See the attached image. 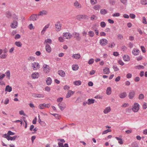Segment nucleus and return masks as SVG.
<instances>
[{
    "instance_id": "3c124183",
    "label": "nucleus",
    "mask_w": 147,
    "mask_h": 147,
    "mask_svg": "<svg viewBox=\"0 0 147 147\" xmlns=\"http://www.w3.org/2000/svg\"><path fill=\"white\" fill-rule=\"evenodd\" d=\"M12 17L14 19L13 20L17 21V20L18 19L17 16L15 14H13L12 16Z\"/></svg>"
},
{
    "instance_id": "6e6552de",
    "label": "nucleus",
    "mask_w": 147,
    "mask_h": 147,
    "mask_svg": "<svg viewBox=\"0 0 147 147\" xmlns=\"http://www.w3.org/2000/svg\"><path fill=\"white\" fill-rule=\"evenodd\" d=\"M107 40L105 38L100 39V43L101 45L103 46L106 45L107 44Z\"/></svg>"
},
{
    "instance_id": "4d7b16f0",
    "label": "nucleus",
    "mask_w": 147,
    "mask_h": 147,
    "mask_svg": "<svg viewBox=\"0 0 147 147\" xmlns=\"http://www.w3.org/2000/svg\"><path fill=\"white\" fill-rule=\"evenodd\" d=\"M142 22L143 24H147V22L146 21V19L145 17H144L142 18Z\"/></svg>"
},
{
    "instance_id": "7ed1b4c3",
    "label": "nucleus",
    "mask_w": 147,
    "mask_h": 147,
    "mask_svg": "<svg viewBox=\"0 0 147 147\" xmlns=\"http://www.w3.org/2000/svg\"><path fill=\"white\" fill-rule=\"evenodd\" d=\"M32 67L34 70H36L39 68L40 65L39 63L34 62L32 64Z\"/></svg>"
},
{
    "instance_id": "c85d7f7f",
    "label": "nucleus",
    "mask_w": 147,
    "mask_h": 147,
    "mask_svg": "<svg viewBox=\"0 0 147 147\" xmlns=\"http://www.w3.org/2000/svg\"><path fill=\"white\" fill-rule=\"evenodd\" d=\"M111 93V88L110 87H108L106 90V94L107 95H110Z\"/></svg>"
},
{
    "instance_id": "bb28decb",
    "label": "nucleus",
    "mask_w": 147,
    "mask_h": 147,
    "mask_svg": "<svg viewBox=\"0 0 147 147\" xmlns=\"http://www.w3.org/2000/svg\"><path fill=\"white\" fill-rule=\"evenodd\" d=\"M52 81V79L50 77L48 78L46 80L47 84L48 85H50Z\"/></svg>"
},
{
    "instance_id": "a878e982",
    "label": "nucleus",
    "mask_w": 147,
    "mask_h": 147,
    "mask_svg": "<svg viewBox=\"0 0 147 147\" xmlns=\"http://www.w3.org/2000/svg\"><path fill=\"white\" fill-rule=\"evenodd\" d=\"M95 100L92 99H88V105H90L91 104H92L94 103Z\"/></svg>"
},
{
    "instance_id": "ea45409f",
    "label": "nucleus",
    "mask_w": 147,
    "mask_h": 147,
    "mask_svg": "<svg viewBox=\"0 0 147 147\" xmlns=\"http://www.w3.org/2000/svg\"><path fill=\"white\" fill-rule=\"evenodd\" d=\"M98 18L97 16L95 15H92L90 17V20L92 21H93L94 20H96Z\"/></svg>"
},
{
    "instance_id": "2f4dec72",
    "label": "nucleus",
    "mask_w": 147,
    "mask_h": 147,
    "mask_svg": "<svg viewBox=\"0 0 147 147\" xmlns=\"http://www.w3.org/2000/svg\"><path fill=\"white\" fill-rule=\"evenodd\" d=\"M135 68L137 69H144V67L141 65L136 66L135 67Z\"/></svg>"
},
{
    "instance_id": "6e6d98bb",
    "label": "nucleus",
    "mask_w": 147,
    "mask_h": 147,
    "mask_svg": "<svg viewBox=\"0 0 147 147\" xmlns=\"http://www.w3.org/2000/svg\"><path fill=\"white\" fill-rule=\"evenodd\" d=\"M44 106L45 108H49L50 107L51 105L50 103L47 104H46L45 103H44Z\"/></svg>"
},
{
    "instance_id": "72a5a7b5",
    "label": "nucleus",
    "mask_w": 147,
    "mask_h": 147,
    "mask_svg": "<svg viewBox=\"0 0 147 147\" xmlns=\"http://www.w3.org/2000/svg\"><path fill=\"white\" fill-rule=\"evenodd\" d=\"M5 15L6 17L8 18H10L11 16L10 12L9 11H6L5 12Z\"/></svg>"
},
{
    "instance_id": "cd10ccee",
    "label": "nucleus",
    "mask_w": 147,
    "mask_h": 147,
    "mask_svg": "<svg viewBox=\"0 0 147 147\" xmlns=\"http://www.w3.org/2000/svg\"><path fill=\"white\" fill-rule=\"evenodd\" d=\"M73 58L75 59H79L80 57V55L79 54H73L72 56Z\"/></svg>"
},
{
    "instance_id": "e2e57ef3",
    "label": "nucleus",
    "mask_w": 147,
    "mask_h": 147,
    "mask_svg": "<svg viewBox=\"0 0 147 147\" xmlns=\"http://www.w3.org/2000/svg\"><path fill=\"white\" fill-rule=\"evenodd\" d=\"M80 17H81L82 19H86L87 18V16L84 15H80Z\"/></svg>"
},
{
    "instance_id": "393cba45",
    "label": "nucleus",
    "mask_w": 147,
    "mask_h": 147,
    "mask_svg": "<svg viewBox=\"0 0 147 147\" xmlns=\"http://www.w3.org/2000/svg\"><path fill=\"white\" fill-rule=\"evenodd\" d=\"M123 59L125 61H129L130 60V57L127 55H125L123 57Z\"/></svg>"
},
{
    "instance_id": "f704fd0d",
    "label": "nucleus",
    "mask_w": 147,
    "mask_h": 147,
    "mask_svg": "<svg viewBox=\"0 0 147 147\" xmlns=\"http://www.w3.org/2000/svg\"><path fill=\"white\" fill-rule=\"evenodd\" d=\"M115 138L118 141V143L119 144H123V142L121 138L117 137H116Z\"/></svg>"
},
{
    "instance_id": "de8ad7c7",
    "label": "nucleus",
    "mask_w": 147,
    "mask_h": 147,
    "mask_svg": "<svg viewBox=\"0 0 147 147\" xmlns=\"http://www.w3.org/2000/svg\"><path fill=\"white\" fill-rule=\"evenodd\" d=\"M144 98V96L143 94H140L138 97V98L139 100H142Z\"/></svg>"
},
{
    "instance_id": "20e7f679",
    "label": "nucleus",
    "mask_w": 147,
    "mask_h": 147,
    "mask_svg": "<svg viewBox=\"0 0 147 147\" xmlns=\"http://www.w3.org/2000/svg\"><path fill=\"white\" fill-rule=\"evenodd\" d=\"M39 16L38 14H33L30 16L29 18V20H30L35 21L38 18Z\"/></svg>"
},
{
    "instance_id": "412c9836",
    "label": "nucleus",
    "mask_w": 147,
    "mask_h": 147,
    "mask_svg": "<svg viewBox=\"0 0 147 147\" xmlns=\"http://www.w3.org/2000/svg\"><path fill=\"white\" fill-rule=\"evenodd\" d=\"M12 87L9 85H7L6 87L5 91L10 92L12 91Z\"/></svg>"
},
{
    "instance_id": "4c0bfd02",
    "label": "nucleus",
    "mask_w": 147,
    "mask_h": 147,
    "mask_svg": "<svg viewBox=\"0 0 147 147\" xmlns=\"http://www.w3.org/2000/svg\"><path fill=\"white\" fill-rule=\"evenodd\" d=\"M15 45L18 47H21L22 44L21 42L19 41H16L15 43Z\"/></svg>"
},
{
    "instance_id": "4468645a",
    "label": "nucleus",
    "mask_w": 147,
    "mask_h": 147,
    "mask_svg": "<svg viewBox=\"0 0 147 147\" xmlns=\"http://www.w3.org/2000/svg\"><path fill=\"white\" fill-rule=\"evenodd\" d=\"M111 110V107L109 106L106 107L104 109L103 112L105 114H107Z\"/></svg>"
},
{
    "instance_id": "423d86ee",
    "label": "nucleus",
    "mask_w": 147,
    "mask_h": 147,
    "mask_svg": "<svg viewBox=\"0 0 147 147\" xmlns=\"http://www.w3.org/2000/svg\"><path fill=\"white\" fill-rule=\"evenodd\" d=\"M55 26L57 31L58 32L61 30V24L59 22H57L55 24Z\"/></svg>"
},
{
    "instance_id": "aec40b11",
    "label": "nucleus",
    "mask_w": 147,
    "mask_h": 147,
    "mask_svg": "<svg viewBox=\"0 0 147 147\" xmlns=\"http://www.w3.org/2000/svg\"><path fill=\"white\" fill-rule=\"evenodd\" d=\"M126 96V93L125 92L121 93L119 95L120 98H125Z\"/></svg>"
},
{
    "instance_id": "c03bdc74",
    "label": "nucleus",
    "mask_w": 147,
    "mask_h": 147,
    "mask_svg": "<svg viewBox=\"0 0 147 147\" xmlns=\"http://www.w3.org/2000/svg\"><path fill=\"white\" fill-rule=\"evenodd\" d=\"M111 131V129H107L104 131L102 133V134H106L109 132H110Z\"/></svg>"
},
{
    "instance_id": "8fccbe9b",
    "label": "nucleus",
    "mask_w": 147,
    "mask_h": 147,
    "mask_svg": "<svg viewBox=\"0 0 147 147\" xmlns=\"http://www.w3.org/2000/svg\"><path fill=\"white\" fill-rule=\"evenodd\" d=\"M7 56V55L5 53H4L2 55H1L0 56V58L2 59H5L6 58Z\"/></svg>"
},
{
    "instance_id": "603ef678",
    "label": "nucleus",
    "mask_w": 147,
    "mask_h": 147,
    "mask_svg": "<svg viewBox=\"0 0 147 147\" xmlns=\"http://www.w3.org/2000/svg\"><path fill=\"white\" fill-rule=\"evenodd\" d=\"M45 42H48L49 43L51 44L52 43V40L51 39H48L45 40L44 43Z\"/></svg>"
},
{
    "instance_id": "e433bc0d",
    "label": "nucleus",
    "mask_w": 147,
    "mask_h": 147,
    "mask_svg": "<svg viewBox=\"0 0 147 147\" xmlns=\"http://www.w3.org/2000/svg\"><path fill=\"white\" fill-rule=\"evenodd\" d=\"M100 13L102 14L105 15L107 13V11L105 9H102L100 10Z\"/></svg>"
},
{
    "instance_id": "338daca9",
    "label": "nucleus",
    "mask_w": 147,
    "mask_h": 147,
    "mask_svg": "<svg viewBox=\"0 0 147 147\" xmlns=\"http://www.w3.org/2000/svg\"><path fill=\"white\" fill-rule=\"evenodd\" d=\"M19 114L21 115H23V116H26V114L24 113L23 110H21L19 111Z\"/></svg>"
},
{
    "instance_id": "a19ab883",
    "label": "nucleus",
    "mask_w": 147,
    "mask_h": 147,
    "mask_svg": "<svg viewBox=\"0 0 147 147\" xmlns=\"http://www.w3.org/2000/svg\"><path fill=\"white\" fill-rule=\"evenodd\" d=\"M38 107L39 109H45L44 103L39 104Z\"/></svg>"
},
{
    "instance_id": "680f3d73",
    "label": "nucleus",
    "mask_w": 147,
    "mask_h": 147,
    "mask_svg": "<svg viewBox=\"0 0 147 147\" xmlns=\"http://www.w3.org/2000/svg\"><path fill=\"white\" fill-rule=\"evenodd\" d=\"M35 59V58L34 57L30 56L29 57L28 59V60L30 61H34Z\"/></svg>"
},
{
    "instance_id": "0eeeda50",
    "label": "nucleus",
    "mask_w": 147,
    "mask_h": 147,
    "mask_svg": "<svg viewBox=\"0 0 147 147\" xmlns=\"http://www.w3.org/2000/svg\"><path fill=\"white\" fill-rule=\"evenodd\" d=\"M63 34L64 37L67 39H69L72 36L71 34L69 32L63 33Z\"/></svg>"
},
{
    "instance_id": "a211bd4d",
    "label": "nucleus",
    "mask_w": 147,
    "mask_h": 147,
    "mask_svg": "<svg viewBox=\"0 0 147 147\" xmlns=\"http://www.w3.org/2000/svg\"><path fill=\"white\" fill-rule=\"evenodd\" d=\"M74 5L75 7L77 9L80 8L82 7L81 5L77 1H76L74 3Z\"/></svg>"
},
{
    "instance_id": "0e129e2a",
    "label": "nucleus",
    "mask_w": 147,
    "mask_h": 147,
    "mask_svg": "<svg viewBox=\"0 0 147 147\" xmlns=\"http://www.w3.org/2000/svg\"><path fill=\"white\" fill-rule=\"evenodd\" d=\"M21 37L20 35L18 34H16L14 38L16 39L20 38Z\"/></svg>"
},
{
    "instance_id": "9d476101",
    "label": "nucleus",
    "mask_w": 147,
    "mask_h": 147,
    "mask_svg": "<svg viewBox=\"0 0 147 147\" xmlns=\"http://www.w3.org/2000/svg\"><path fill=\"white\" fill-rule=\"evenodd\" d=\"M135 94V92L134 90H132L128 94V97L130 99H132L134 97Z\"/></svg>"
},
{
    "instance_id": "2eb2a0df",
    "label": "nucleus",
    "mask_w": 147,
    "mask_h": 147,
    "mask_svg": "<svg viewBox=\"0 0 147 147\" xmlns=\"http://www.w3.org/2000/svg\"><path fill=\"white\" fill-rule=\"evenodd\" d=\"M39 76V73L37 72H35V73H33L31 75L32 78L34 79L38 78Z\"/></svg>"
},
{
    "instance_id": "052dcab7",
    "label": "nucleus",
    "mask_w": 147,
    "mask_h": 147,
    "mask_svg": "<svg viewBox=\"0 0 147 147\" xmlns=\"http://www.w3.org/2000/svg\"><path fill=\"white\" fill-rule=\"evenodd\" d=\"M120 1L124 5L127 4V0H120Z\"/></svg>"
},
{
    "instance_id": "864d4df0",
    "label": "nucleus",
    "mask_w": 147,
    "mask_h": 147,
    "mask_svg": "<svg viewBox=\"0 0 147 147\" xmlns=\"http://www.w3.org/2000/svg\"><path fill=\"white\" fill-rule=\"evenodd\" d=\"M142 106L143 109H146L147 108V103L145 102L143 103Z\"/></svg>"
},
{
    "instance_id": "49530a36",
    "label": "nucleus",
    "mask_w": 147,
    "mask_h": 147,
    "mask_svg": "<svg viewBox=\"0 0 147 147\" xmlns=\"http://www.w3.org/2000/svg\"><path fill=\"white\" fill-rule=\"evenodd\" d=\"M141 3L142 5H146L147 4V0H141Z\"/></svg>"
},
{
    "instance_id": "c9c22d12",
    "label": "nucleus",
    "mask_w": 147,
    "mask_h": 147,
    "mask_svg": "<svg viewBox=\"0 0 147 147\" xmlns=\"http://www.w3.org/2000/svg\"><path fill=\"white\" fill-rule=\"evenodd\" d=\"M18 137L17 136H14L13 137H11V136H9V139H8V140H16V138Z\"/></svg>"
},
{
    "instance_id": "6ab92c4d",
    "label": "nucleus",
    "mask_w": 147,
    "mask_h": 147,
    "mask_svg": "<svg viewBox=\"0 0 147 147\" xmlns=\"http://www.w3.org/2000/svg\"><path fill=\"white\" fill-rule=\"evenodd\" d=\"M49 24H48L44 27L41 32L42 34H44L45 32L46 31L47 29L49 27Z\"/></svg>"
},
{
    "instance_id": "4be33fe9",
    "label": "nucleus",
    "mask_w": 147,
    "mask_h": 147,
    "mask_svg": "<svg viewBox=\"0 0 147 147\" xmlns=\"http://www.w3.org/2000/svg\"><path fill=\"white\" fill-rule=\"evenodd\" d=\"M103 72L104 74H108L110 73V70L109 68L106 67L103 69Z\"/></svg>"
},
{
    "instance_id": "a18cd8bd",
    "label": "nucleus",
    "mask_w": 147,
    "mask_h": 147,
    "mask_svg": "<svg viewBox=\"0 0 147 147\" xmlns=\"http://www.w3.org/2000/svg\"><path fill=\"white\" fill-rule=\"evenodd\" d=\"M94 59L92 58H91L88 61V63L89 65H91L94 62Z\"/></svg>"
},
{
    "instance_id": "ddd939ff",
    "label": "nucleus",
    "mask_w": 147,
    "mask_h": 147,
    "mask_svg": "<svg viewBox=\"0 0 147 147\" xmlns=\"http://www.w3.org/2000/svg\"><path fill=\"white\" fill-rule=\"evenodd\" d=\"M73 35L74 36V37L76 38L77 40H80L81 38L80 36V34L79 33L76 32H74L73 33Z\"/></svg>"
},
{
    "instance_id": "9b49d317",
    "label": "nucleus",
    "mask_w": 147,
    "mask_h": 147,
    "mask_svg": "<svg viewBox=\"0 0 147 147\" xmlns=\"http://www.w3.org/2000/svg\"><path fill=\"white\" fill-rule=\"evenodd\" d=\"M32 96L35 98H43L44 97V94H33Z\"/></svg>"
},
{
    "instance_id": "473e14b6",
    "label": "nucleus",
    "mask_w": 147,
    "mask_h": 147,
    "mask_svg": "<svg viewBox=\"0 0 147 147\" xmlns=\"http://www.w3.org/2000/svg\"><path fill=\"white\" fill-rule=\"evenodd\" d=\"M6 76L7 78L9 79L10 78V73L9 70H7L6 72L5 73Z\"/></svg>"
},
{
    "instance_id": "1a4fd4ad",
    "label": "nucleus",
    "mask_w": 147,
    "mask_h": 147,
    "mask_svg": "<svg viewBox=\"0 0 147 147\" xmlns=\"http://www.w3.org/2000/svg\"><path fill=\"white\" fill-rule=\"evenodd\" d=\"M58 106L61 110L62 111L66 107V105L64 102L59 103L58 104Z\"/></svg>"
},
{
    "instance_id": "09e8293b",
    "label": "nucleus",
    "mask_w": 147,
    "mask_h": 147,
    "mask_svg": "<svg viewBox=\"0 0 147 147\" xmlns=\"http://www.w3.org/2000/svg\"><path fill=\"white\" fill-rule=\"evenodd\" d=\"M106 25V23L104 22H101L100 23V26L102 28L105 27Z\"/></svg>"
},
{
    "instance_id": "37998d69",
    "label": "nucleus",
    "mask_w": 147,
    "mask_h": 147,
    "mask_svg": "<svg viewBox=\"0 0 147 147\" xmlns=\"http://www.w3.org/2000/svg\"><path fill=\"white\" fill-rule=\"evenodd\" d=\"M2 137L4 138H6L8 140V139H9V134H8V133H7V134H3V135Z\"/></svg>"
},
{
    "instance_id": "b1692460",
    "label": "nucleus",
    "mask_w": 147,
    "mask_h": 147,
    "mask_svg": "<svg viewBox=\"0 0 147 147\" xmlns=\"http://www.w3.org/2000/svg\"><path fill=\"white\" fill-rule=\"evenodd\" d=\"M139 51V50L134 49L132 51V53L134 55H138Z\"/></svg>"
},
{
    "instance_id": "774afa93",
    "label": "nucleus",
    "mask_w": 147,
    "mask_h": 147,
    "mask_svg": "<svg viewBox=\"0 0 147 147\" xmlns=\"http://www.w3.org/2000/svg\"><path fill=\"white\" fill-rule=\"evenodd\" d=\"M117 37L119 39L122 40L123 38V36L121 34H118L117 35Z\"/></svg>"
},
{
    "instance_id": "bf43d9fd",
    "label": "nucleus",
    "mask_w": 147,
    "mask_h": 147,
    "mask_svg": "<svg viewBox=\"0 0 147 147\" xmlns=\"http://www.w3.org/2000/svg\"><path fill=\"white\" fill-rule=\"evenodd\" d=\"M28 28L30 29V30H33L34 29V26H33L32 24H30L29 25V26H28Z\"/></svg>"
},
{
    "instance_id": "79ce46f5",
    "label": "nucleus",
    "mask_w": 147,
    "mask_h": 147,
    "mask_svg": "<svg viewBox=\"0 0 147 147\" xmlns=\"http://www.w3.org/2000/svg\"><path fill=\"white\" fill-rule=\"evenodd\" d=\"M110 4L112 5H114L116 3L115 0H109Z\"/></svg>"
},
{
    "instance_id": "c756f323",
    "label": "nucleus",
    "mask_w": 147,
    "mask_h": 147,
    "mask_svg": "<svg viewBox=\"0 0 147 147\" xmlns=\"http://www.w3.org/2000/svg\"><path fill=\"white\" fill-rule=\"evenodd\" d=\"M72 68L73 70L76 71L78 69L79 67L78 65H75L72 66Z\"/></svg>"
},
{
    "instance_id": "69168bd1",
    "label": "nucleus",
    "mask_w": 147,
    "mask_h": 147,
    "mask_svg": "<svg viewBox=\"0 0 147 147\" xmlns=\"http://www.w3.org/2000/svg\"><path fill=\"white\" fill-rule=\"evenodd\" d=\"M120 16V14H119V13H113L112 15V16L113 17H118V16Z\"/></svg>"
},
{
    "instance_id": "f8f14e48",
    "label": "nucleus",
    "mask_w": 147,
    "mask_h": 147,
    "mask_svg": "<svg viewBox=\"0 0 147 147\" xmlns=\"http://www.w3.org/2000/svg\"><path fill=\"white\" fill-rule=\"evenodd\" d=\"M18 24L17 21L13 20L11 25V26L12 28H16Z\"/></svg>"
},
{
    "instance_id": "f257e3e1",
    "label": "nucleus",
    "mask_w": 147,
    "mask_h": 147,
    "mask_svg": "<svg viewBox=\"0 0 147 147\" xmlns=\"http://www.w3.org/2000/svg\"><path fill=\"white\" fill-rule=\"evenodd\" d=\"M140 105L137 103H134L132 108V110L135 112H137L140 109Z\"/></svg>"
},
{
    "instance_id": "dca6fc26",
    "label": "nucleus",
    "mask_w": 147,
    "mask_h": 147,
    "mask_svg": "<svg viewBox=\"0 0 147 147\" xmlns=\"http://www.w3.org/2000/svg\"><path fill=\"white\" fill-rule=\"evenodd\" d=\"M74 93V92L72 91L71 90H69L67 94H66V98H68L71 96V95H72Z\"/></svg>"
},
{
    "instance_id": "39448f33",
    "label": "nucleus",
    "mask_w": 147,
    "mask_h": 147,
    "mask_svg": "<svg viewBox=\"0 0 147 147\" xmlns=\"http://www.w3.org/2000/svg\"><path fill=\"white\" fill-rule=\"evenodd\" d=\"M48 14V12L47 10H42L40 11L38 14L39 16H44L47 15Z\"/></svg>"
},
{
    "instance_id": "f03ea898",
    "label": "nucleus",
    "mask_w": 147,
    "mask_h": 147,
    "mask_svg": "<svg viewBox=\"0 0 147 147\" xmlns=\"http://www.w3.org/2000/svg\"><path fill=\"white\" fill-rule=\"evenodd\" d=\"M43 71L45 73H48L50 71V67L48 65L44 64L42 67Z\"/></svg>"
},
{
    "instance_id": "58836bf2",
    "label": "nucleus",
    "mask_w": 147,
    "mask_h": 147,
    "mask_svg": "<svg viewBox=\"0 0 147 147\" xmlns=\"http://www.w3.org/2000/svg\"><path fill=\"white\" fill-rule=\"evenodd\" d=\"M88 34L91 37H92L94 36V34L93 31H90L88 32Z\"/></svg>"
},
{
    "instance_id": "f3484780",
    "label": "nucleus",
    "mask_w": 147,
    "mask_h": 147,
    "mask_svg": "<svg viewBox=\"0 0 147 147\" xmlns=\"http://www.w3.org/2000/svg\"><path fill=\"white\" fill-rule=\"evenodd\" d=\"M45 49L46 51L49 53H50L51 51L50 46L48 44H47L45 46Z\"/></svg>"
},
{
    "instance_id": "13d9d810",
    "label": "nucleus",
    "mask_w": 147,
    "mask_h": 147,
    "mask_svg": "<svg viewBox=\"0 0 147 147\" xmlns=\"http://www.w3.org/2000/svg\"><path fill=\"white\" fill-rule=\"evenodd\" d=\"M130 17L132 19H134L136 17V15L133 13H130L129 15Z\"/></svg>"
},
{
    "instance_id": "7c9ffc66",
    "label": "nucleus",
    "mask_w": 147,
    "mask_h": 147,
    "mask_svg": "<svg viewBox=\"0 0 147 147\" xmlns=\"http://www.w3.org/2000/svg\"><path fill=\"white\" fill-rule=\"evenodd\" d=\"M81 82L80 80L75 81L73 82L74 84L76 86L80 85L81 84Z\"/></svg>"
},
{
    "instance_id": "5701e85b",
    "label": "nucleus",
    "mask_w": 147,
    "mask_h": 147,
    "mask_svg": "<svg viewBox=\"0 0 147 147\" xmlns=\"http://www.w3.org/2000/svg\"><path fill=\"white\" fill-rule=\"evenodd\" d=\"M58 74L62 77H64L65 76V73L63 71L60 70L58 71Z\"/></svg>"
},
{
    "instance_id": "5fc2aeb1",
    "label": "nucleus",
    "mask_w": 147,
    "mask_h": 147,
    "mask_svg": "<svg viewBox=\"0 0 147 147\" xmlns=\"http://www.w3.org/2000/svg\"><path fill=\"white\" fill-rule=\"evenodd\" d=\"M100 8V6L98 5H95L94 7V9L96 10H98Z\"/></svg>"
}]
</instances>
